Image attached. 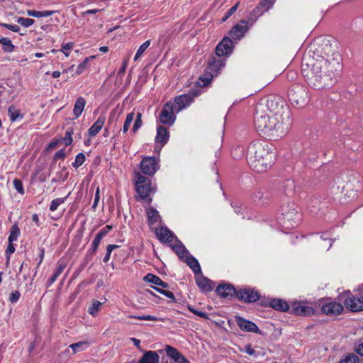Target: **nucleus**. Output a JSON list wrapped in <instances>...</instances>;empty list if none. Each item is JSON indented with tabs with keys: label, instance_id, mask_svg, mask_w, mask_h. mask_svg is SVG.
<instances>
[{
	"label": "nucleus",
	"instance_id": "nucleus-27",
	"mask_svg": "<svg viewBox=\"0 0 363 363\" xmlns=\"http://www.w3.org/2000/svg\"><path fill=\"white\" fill-rule=\"evenodd\" d=\"M144 280L145 281L152 283L157 286H161L164 289L168 287V284L164 282L159 277L154 275L151 273L147 274L145 277Z\"/></svg>",
	"mask_w": 363,
	"mask_h": 363
},
{
	"label": "nucleus",
	"instance_id": "nucleus-34",
	"mask_svg": "<svg viewBox=\"0 0 363 363\" xmlns=\"http://www.w3.org/2000/svg\"><path fill=\"white\" fill-rule=\"evenodd\" d=\"M19 235L20 229L18 226L17 225V224L13 225L11 228L10 235L8 238L9 242H13V241L17 240Z\"/></svg>",
	"mask_w": 363,
	"mask_h": 363
},
{
	"label": "nucleus",
	"instance_id": "nucleus-46",
	"mask_svg": "<svg viewBox=\"0 0 363 363\" xmlns=\"http://www.w3.org/2000/svg\"><path fill=\"white\" fill-rule=\"evenodd\" d=\"M153 288H154V289H155L159 293H160V294L164 295L165 296H167V298H170L172 302L175 301V297H174V294L172 292H171L169 291H166V290H164L163 289H160V288L157 287V286H155Z\"/></svg>",
	"mask_w": 363,
	"mask_h": 363
},
{
	"label": "nucleus",
	"instance_id": "nucleus-3",
	"mask_svg": "<svg viewBox=\"0 0 363 363\" xmlns=\"http://www.w3.org/2000/svg\"><path fill=\"white\" fill-rule=\"evenodd\" d=\"M247 158L250 167L255 172L261 173L272 166L275 153L267 142L256 140L249 145Z\"/></svg>",
	"mask_w": 363,
	"mask_h": 363
},
{
	"label": "nucleus",
	"instance_id": "nucleus-43",
	"mask_svg": "<svg viewBox=\"0 0 363 363\" xmlns=\"http://www.w3.org/2000/svg\"><path fill=\"white\" fill-rule=\"evenodd\" d=\"M16 21L18 23L21 24V26H23L26 28L30 27L35 22V21L32 18H23V17L18 18Z\"/></svg>",
	"mask_w": 363,
	"mask_h": 363
},
{
	"label": "nucleus",
	"instance_id": "nucleus-14",
	"mask_svg": "<svg viewBox=\"0 0 363 363\" xmlns=\"http://www.w3.org/2000/svg\"><path fill=\"white\" fill-rule=\"evenodd\" d=\"M220 57H213L208 62V67L211 72V78L206 79L207 82L204 84L208 83L213 74H216L219 69L225 65V60L220 58Z\"/></svg>",
	"mask_w": 363,
	"mask_h": 363
},
{
	"label": "nucleus",
	"instance_id": "nucleus-35",
	"mask_svg": "<svg viewBox=\"0 0 363 363\" xmlns=\"http://www.w3.org/2000/svg\"><path fill=\"white\" fill-rule=\"evenodd\" d=\"M65 264H59V266L57 267L56 271L54 272V274H52V276L48 280V284L49 286H50L51 284H52L55 281L56 279H57V277L62 273V272L64 271L65 268Z\"/></svg>",
	"mask_w": 363,
	"mask_h": 363
},
{
	"label": "nucleus",
	"instance_id": "nucleus-9",
	"mask_svg": "<svg viewBox=\"0 0 363 363\" xmlns=\"http://www.w3.org/2000/svg\"><path fill=\"white\" fill-rule=\"evenodd\" d=\"M237 297L246 303H253L259 298L260 295L252 289L245 288L240 289L238 292Z\"/></svg>",
	"mask_w": 363,
	"mask_h": 363
},
{
	"label": "nucleus",
	"instance_id": "nucleus-60",
	"mask_svg": "<svg viewBox=\"0 0 363 363\" xmlns=\"http://www.w3.org/2000/svg\"><path fill=\"white\" fill-rule=\"evenodd\" d=\"M356 351L358 354L363 356V339L359 340V343L357 347Z\"/></svg>",
	"mask_w": 363,
	"mask_h": 363
},
{
	"label": "nucleus",
	"instance_id": "nucleus-23",
	"mask_svg": "<svg viewBox=\"0 0 363 363\" xmlns=\"http://www.w3.org/2000/svg\"><path fill=\"white\" fill-rule=\"evenodd\" d=\"M184 260L188 264V266L191 269V270L194 272L195 275L201 273V269L199 265V263L195 257L189 255L185 257V259Z\"/></svg>",
	"mask_w": 363,
	"mask_h": 363
},
{
	"label": "nucleus",
	"instance_id": "nucleus-58",
	"mask_svg": "<svg viewBox=\"0 0 363 363\" xmlns=\"http://www.w3.org/2000/svg\"><path fill=\"white\" fill-rule=\"evenodd\" d=\"M99 199H100V189H99V187H97L96 190V193H95L94 201L92 205V208H94V209L96 208V207L97 206L98 203L99 201Z\"/></svg>",
	"mask_w": 363,
	"mask_h": 363
},
{
	"label": "nucleus",
	"instance_id": "nucleus-40",
	"mask_svg": "<svg viewBox=\"0 0 363 363\" xmlns=\"http://www.w3.org/2000/svg\"><path fill=\"white\" fill-rule=\"evenodd\" d=\"M67 197L65 198H57L51 201L50 210L51 211H55L57 209L59 206L64 203Z\"/></svg>",
	"mask_w": 363,
	"mask_h": 363
},
{
	"label": "nucleus",
	"instance_id": "nucleus-51",
	"mask_svg": "<svg viewBox=\"0 0 363 363\" xmlns=\"http://www.w3.org/2000/svg\"><path fill=\"white\" fill-rule=\"evenodd\" d=\"M274 0H261L259 6L265 8V11H268L274 4Z\"/></svg>",
	"mask_w": 363,
	"mask_h": 363
},
{
	"label": "nucleus",
	"instance_id": "nucleus-41",
	"mask_svg": "<svg viewBox=\"0 0 363 363\" xmlns=\"http://www.w3.org/2000/svg\"><path fill=\"white\" fill-rule=\"evenodd\" d=\"M150 41L147 40L145 43H143L138 48L134 60L136 61L140 56L143 55V53L145 52V50L150 46Z\"/></svg>",
	"mask_w": 363,
	"mask_h": 363
},
{
	"label": "nucleus",
	"instance_id": "nucleus-18",
	"mask_svg": "<svg viewBox=\"0 0 363 363\" xmlns=\"http://www.w3.org/2000/svg\"><path fill=\"white\" fill-rule=\"evenodd\" d=\"M216 291L219 296L223 298H232L235 296H237L238 294L233 286L230 284H220L217 287Z\"/></svg>",
	"mask_w": 363,
	"mask_h": 363
},
{
	"label": "nucleus",
	"instance_id": "nucleus-64",
	"mask_svg": "<svg viewBox=\"0 0 363 363\" xmlns=\"http://www.w3.org/2000/svg\"><path fill=\"white\" fill-rule=\"evenodd\" d=\"M102 238H103L101 236V235L97 234L93 240V242H92L93 245L99 246Z\"/></svg>",
	"mask_w": 363,
	"mask_h": 363
},
{
	"label": "nucleus",
	"instance_id": "nucleus-7",
	"mask_svg": "<svg viewBox=\"0 0 363 363\" xmlns=\"http://www.w3.org/2000/svg\"><path fill=\"white\" fill-rule=\"evenodd\" d=\"M281 212L288 221H293L296 223L299 220L296 205L294 203L283 204L281 207Z\"/></svg>",
	"mask_w": 363,
	"mask_h": 363
},
{
	"label": "nucleus",
	"instance_id": "nucleus-49",
	"mask_svg": "<svg viewBox=\"0 0 363 363\" xmlns=\"http://www.w3.org/2000/svg\"><path fill=\"white\" fill-rule=\"evenodd\" d=\"M118 246L116 245H108L107 246L106 254L105 255V256L103 259L104 262H107L110 259V256H111L112 251L114 249L118 248Z\"/></svg>",
	"mask_w": 363,
	"mask_h": 363
},
{
	"label": "nucleus",
	"instance_id": "nucleus-56",
	"mask_svg": "<svg viewBox=\"0 0 363 363\" xmlns=\"http://www.w3.org/2000/svg\"><path fill=\"white\" fill-rule=\"evenodd\" d=\"M66 156L65 150L62 149L57 151L54 156V160H57L60 159H64Z\"/></svg>",
	"mask_w": 363,
	"mask_h": 363
},
{
	"label": "nucleus",
	"instance_id": "nucleus-48",
	"mask_svg": "<svg viewBox=\"0 0 363 363\" xmlns=\"http://www.w3.org/2000/svg\"><path fill=\"white\" fill-rule=\"evenodd\" d=\"M142 114L138 113L132 130L134 133L142 126Z\"/></svg>",
	"mask_w": 363,
	"mask_h": 363
},
{
	"label": "nucleus",
	"instance_id": "nucleus-1",
	"mask_svg": "<svg viewBox=\"0 0 363 363\" xmlns=\"http://www.w3.org/2000/svg\"><path fill=\"white\" fill-rule=\"evenodd\" d=\"M291 123V112L281 98L272 97L256 107L254 125L260 135L277 140L287 133Z\"/></svg>",
	"mask_w": 363,
	"mask_h": 363
},
{
	"label": "nucleus",
	"instance_id": "nucleus-59",
	"mask_svg": "<svg viewBox=\"0 0 363 363\" xmlns=\"http://www.w3.org/2000/svg\"><path fill=\"white\" fill-rule=\"evenodd\" d=\"M111 229V226L110 225H106V227H104L103 229H101L100 230V232L98 233L99 235H101V236L102 238H104L105 235H106L108 234V233L109 232V230Z\"/></svg>",
	"mask_w": 363,
	"mask_h": 363
},
{
	"label": "nucleus",
	"instance_id": "nucleus-38",
	"mask_svg": "<svg viewBox=\"0 0 363 363\" xmlns=\"http://www.w3.org/2000/svg\"><path fill=\"white\" fill-rule=\"evenodd\" d=\"M102 304L103 303L101 302H100L99 301L94 300L93 301L91 306H90L89 308V313L91 315L96 316L97 315V313H99V311H100Z\"/></svg>",
	"mask_w": 363,
	"mask_h": 363
},
{
	"label": "nucleus",
	"instance_id": "nucleus-25",
	"mask_svg": "<svg viewBox=\"0 0 363 363\" xmlns=\"http://www.w3.org/2000/svg\"><path fill=\"white\" fill-rule=\"evenodd\" d=\"M169 139V133L166 128L159 126L157 130V135L155 140L157 143H162V145L167 143Z\"/></svg>",
	"mask_w": 363,
	"mask_h": 363
},
{
	"label": "nucleus",
	"instance_id": "nucleus-2",
	"mask_svg": "<svg viewBox=\"0 0 363 363\" xmlns=\"http://www.w3.org/2000/svg\"><path fill=\"white\" fill-rule=\"evenodd\" d=\"M322 46L323 55L311 66L304 61L301 65L303 74L308 84L317 89L332 86L342 69L340 55L335 51L332 44L325 40Z\"/></svg>",
	"mask_w": 363,
	"mask_h": 363
},
{
	"label": "nucleus",
	"instance_id": "nucleus-6",
	"mask_svg": "<svg viewBox=\"0 0 363 363\" xmlns=\"http://www.w3.org/2000/svg\"><path fill=\"white\" fill-rule=\"evenodd\" d=\"M344 302L345 307L351 311H363V296H355L348 292Z\"/></svg>",
	"mask_w": 363,
	"mask_h": 363
},
{
	"label": "nucleus",
	"instance_id": "nucleus-45",
	"mask_svg": "<svg viewBox=\"0 0 363 363\" xmlns=\"http://www.w3.org/2000/svg\"><path fill=\"white\" fill-rule=\"evenodd\" d=\"M85 161V155L83 153H79L77 155L74 162L72 163V166L77 168L81 166Z\"/></svg>",
	"mask_w": 363,
	"mask_h": 363
},
{
	"label": "nucleus",
	"instance_id": "nucleus-50",
	"mask_svg": "<svg viewBox=\"0 0 363 363\" xmlns=\"http://www.w3.org/2000/svg\"><path fill=\"white\" fill-rule=\"evenodd\" d=\"M13 186H14V188L16 189V190L19 194H24V189H23V184H22L21 181L18 179H15L13 180Z\"/></svg>",
	"mask_w": 363,
	"mask_h": 363
},
{
	"label": "nucleus",
	"instance_id": "nucleus-61",
	"mask_svg": "<svg viewBox=\"0 0 363 363\" xmlns=\"http://www.w3.org/2000/svg\"><path fill=\"white\" fill-rule=\"evenodd\" d=\"M244 351L250 355H252L255 353V350L251 347L250 345H247L245 347Z\"/></svg>",
	"mask_w": 363,
	"mask_h": 363
},
{
	"label": "nucleus",
	"instance_id": "nucleus-44",
	"mask_svg": "<svg viewBox=\"0 0 363 363\" xmlns=\"http://www.w3.org/2000/svg\"><path fill=\"white\" fill-rule=\"evenodd\" d=\"M95 58V56H91L89 57H86L84 61L80 63L77 68V74H82L86 68V65L88 64L90 59Z\"/></svg>",
	"mask_w": 363,
	"mask_h": 363
},
{
	"label": "nucleus",
	"instance_id": "nucleus-13",
	"mask_svg": "<svg viewBox=\"0 0 363 363\" xmlns=\"http://www.w3.org/2000/svg\"><path fill=\"white\" fill-rule=\"evenodd\" d=\"M321 310L328 315H336L342 312L343 306L337 302H328L322 306Z\"/></svg>",
	"mask_w": 363,
	"mask_h": 363
},
{
	"label": "nucleus",
	"instance_id": "nucleus-16",
	"mask_svg": "<svg viewBox=\"0 0 363 363\" xmlns=\"http://www.w3.org/2000/svg\"><path fill=\"white\" fill-rule=\"evenodd\" d=\"M193 100V95L190 93L180 95L175 98L174 104L178 111L189 106Z\"/></svg>",
	"mask_w": 363,
	"mask_h": 363
},
{
	"label": "nucleus",
	"instance_id": "nucleus-57",
	"mask_svg": "<svg viewBox=\"0 0 363 363\" xmlns=\"http://www.w3.org/2000/svg\"><path fill=\"white\" fill-rule=\"evenodd\" d=\"M20 298V293L18 291H15L11 293L9 300L11 303H16Z\"/></svg>",
	"mask_w": 363,
	"mask_h": 363
},
{
	"label": "nucleus",
	"instance_id": "nucleus-32",
	"mask_svg": "<svg viewBox=\"0 0 363 363\" xmlns=\"http://www.w3.org/2000/svg\"><path fill=\"white\" fill-rule=\"evenodd\" d=\"M0 44L3 46V50L7 52H11L14 50V45L9 38H0Z\"/></svg>",
	"mask_w": 363,
	"mask_h": 363
},
{
	"label": "nucleus",
	"instance_id": "nucleus-52",
	"mask_svg": "<svg viewBox=\"0 0 363 363\" xmlns=\"http://www.w3.org/2000/svg\"><path fill=\"white\" fill-rule=\"evenodd\" d=\"M74 44L72 43H67L62 45V51L64 52L66 57L69 55V50L73 48Z\"/></svg>",
	"mask_w": 363,
	"mask_h": 363
},
{
	"label": "nucleus",
	"instance_id": "nucleus-37",
	"mask_svg": "<svg viewBox=\"0 0 363 363\" xmlns=\"http://www.w3.org/2000/svg\"><path fill=\"white\" fill-rule=\"evenodd\" d=\"M88 346L87 342L81 341L76 343H73L69 345V347L72 349L73 353H77L85 350Z\"/></svg>",
	"mask_w": 363,
	"mask_h": 363
},
{
	"label": "nucleus",
	"instance_id": "nucleus-62",
	"mask_svg": "<svg viewBox=\"0 0 363 363\" xmlns=\"http://www.w3.org/2000/svg\"><path fill=\"white\" fill-rule=\"evenodd\" d=\"M128 65V60H124L121 67L118 71V74L123 75L125 72V69Z\"/></svg>",
	"mask_w": 363,
	"mask_h": 363
},
{
	"label": "nucleus",
	"instance_id": "nucleus-30",
	"mask_svg": "<svg viewBox=\"0 0 363 363\" xmlns=\"http://www.w3.org/2000/svg\"><path fill=\"white\" fill-rule=\"evenodd\" d=\"M8 114L11 122L22 119L23 117V115L21 113L20 110L14 106H11L9 107Z\"/></svg>",
	"mask_w": 363,
	"mask_h": 363
},
{
	"label": "nucleus",
	"instance_id": "nucleus-19",
	"mask_svg": "<svg viewBox=\"0 0 363 363\" xmlns=\"http://www.w3.org/2000/svg\"><path fill=\"white\" fill-rule=\"evenodd\" d=\"M165 351L167 354L177 362L186 363L189 361L182 353L172 346L167 345Z\"/></svg>",
	"mask_w": 363,
	"mask_h": 363
},
{
	"label": "nucleus",
	"instance_id": "nucleus-63",
	"mask_svg": "<svg viewBox=\"0 0 363 363\" xmlns=\"http://www.w3.org/2000/svg\"><path fill=\"white\" fill-rule=\"evenodd\" d=\"M14 252H15L14 245L12 244V242H9V244L7 247L6 251V255H11V254L13 253Z\"/></svg>",
	"mask_w": 363,
	"mask_h": 363
},
{
	"label": "nucleus",
	"instance_id": "nucleus-17",
	"mask_svg": "<svg viewBox=\"0 0 363 363\" xmlns=\"http://www.w3.org/2000/svg\"><path fill=\"white\" fill-rule=\"evenodd\" d=\"M196 282L199 288L203 292L212 291V281L206 277H204L201 273L195 276Z\"/></svg>",
	"mask_w": 363,
	"mask_h": 363
},
{
	"label": "nucleus",
	"instance_id": "nucleus-54",
	"mask_svg": "<svg viewBox=\"0 0 363 363\" xmlns=\"http://www.w3.org/2000/svg\"><path fill=\"white\" fill-rule=\"evenodd\" d=\"M189 310L192 312L194 314L201 317V318H205V319H208V315L204 313V312H202V311H198V310H196L194 309V308L191 307V306H189Z\"/></svg>",
	"mask_w": 363,
	"mask_h": 363
},
{
	"label": "nucleus",
	"instance_id": "nucleus-28",
	"mask_svg": "<svg viewBox=\"0 0 363 363\" xmlns=\"http://www.w3.org/2000/svg\"><path fill=\"white\" fill-rule=\"evenodd\" d=\"M86 101L83 97H79L77 99L73 110V113L76 118L81 116L84 109Z\"/></svg>",
	"mask_w": 363,
	"mask_h": 363
},
{
	"label": "nucleus",
	"instance_id": "nucleus-10",
	"mask_svg": "<svg viewBox=\"0 0 363 363\" xmlns=\"http://www.w3.org/2000/svg\"><path fill=\"white\" fill-rule=\"evenodd\" d=\"M235 321L239 328L245 332L255 333L256 334H261L262 331L259 329L257 325L248 320L245 319L241 316L236 315Z\"/></svg>",
	"mask_w": 363,
	"mask_h": 363
},
{
	"label": "nucleus",
	"instance_id": "nucleus-15",
	"mask_svg": "<svg viewBox=\"0 0 363 363\" xmlns=\"http://www.w3.org/2000/svg\"><path fill=\"white\" fill-rule=\"evenodd\" d=\"M291 311L297 315H310L313 314V309L303 303H294Z\"/></svg>",
	"mask_w": 363,
	"mask_h": 363
},
{
	"label": "nucleus",
	"instance_id": "nucleus-29",
	"mask_svg": "<svg viewBox=\"0 0 363 363\" xmlns=\"http://www.w3.org/2000/svg\"><path fill=\"white\" fill-rule=\"evenodd\" d=\"M172 250L177 253L180 259H184L189 255V252L182 243H177L172 246Z\"/></svg>",
	"mask_w": 363,
	"mask_h": 363
},
{
	"label": "nucleus",
	"instance_id": "nucleus-53",
	"mask_svg": "<svg viewBox=\"0 0 363 363\" xmlns=\"http://www.w3.org/2000/svg\"><path fill=\"white\" fill-rule=\"evenodd\" d=\"M0 26L9 29L16 33H18L20 31V27L16 25H10L4 23H0Z\"/></svg>",
	"mask_w": 363,
	"mask_h": 363
},
{
	"label": "nucleus",
	"instance_id": "nucleus-11",
	"mask_svg": "<svg viewBox=\"0 0 363 363\" xmlns=\"http://www.w3.org/2000/svg\"><path fill=\"white\" fill-rule=\"evenodd\" d=\"M233 50V41L229 38H224L217 45L216 54L218 57H223L230 54Z\"/></svg>",
	"mask_w": 363,
	"mask_h": 363
},
{
	"label": "nucleus",
	"instance_id": "nucleus-12",
	"mask_svg": "<svg viewBox=\"0 0 363 363\" xmlns=\"http://www.w3.org/2000/svg\"><path fill=\"white\" fill-rule=\"evenodd\" d=\"M156 164L155 157H145L140 162V167L145 174L153 175L157 170Z\"/></svg>",
	"mask_w": 363,
	"mask_h": 363
},
{
	"label": "nucleus",
	"instance_id": "nucleus-8",
	"mask_svg": "<svg viewBox=\"0 0 363 363\" xmlns=\"http://www.w3.org/2000/svg\"><path fill=\"white\" fill-rule=\"evenodd\" d=\"M174 121L173 104L171 102H167L163 106L160 114V121L163 124L172 125Z\"/></svg>",
	"mask_w": 363,
	"mask_h": 363
},
{
	"label": "nucleus",
	"instance_id": "nucleus-33",
	"mask_svg": "<svg viewBox=\"0 0 363 363\" xmlns=\"http://www.w3.org/2000/svg\"><path fill=\"white\" fill-rule=\"evenodd\" d=\"M255 199L262 203H265L269 200L270 195L267 191L259 190L255 194Z\"/></svg>",
	"mask_w": 363,
	"mask_h": 363
},
{
	"label": "nucleus",
	"instance_id": "nucleus-20",
	"mask_svg": "<svg viewBox=\"0 0 363 363\" xmlns=\"http://www.w3.org/2000/svg\"><path fill=\"white\" fill-rule=\"evenodd\" d=\"M106 121V117L104 115L100 116L96 122L89 129V135L91 137H94L102 128Z\"/></svg>",
	"mask_w": 363,
	"mask_h": 363
},
{
	"label": "nucleus",
	"instance_id": "nucleus-47",
	"mask_svg": "<svg viewBox=\"0 0 363 363\" xmlns=\"http://www.w3.org/2000/svg\"><path fill=\"white\" fill-rule=\"evenodd\" d=\"M359 358L355 354L348 355L345 359H342L340 363H358Z\"/></svg>",
	"mask_w": 363,
	"mask_h": 363
},
{
	"label": "nucleus",
	"instance_id": "nucleus-5",
	"mask_svg": "<svg viewBox=\"0 0 363 363\" xmlns=\"http://www.w3.org/2000/svg\"><path fill=\"white\" fill-rule=\"evenodd\" d=\"M135 190L140 199H145L148 197L151 191V182L146 177L143 176L140 172L135 173Z\"/></svg>",
	"mask_w": 363,
	"mask_h": 363
},
{
	"label": "nucleus",
	"instance_id": "nucleus-26",
	"mask_svg": "<svg viewBox=\"0 0 363 363\" xmlns=\"http://www.w3.org/2000/svg\"><path fill=\"white\" fill-rule=\"evenodd\" d=\"M269 306L272 308L281 311H286L289 309V306L285 301L278 298L271 300Z\"/></svg>",
	"mask_w": 363,
	"mask_h": 363
},
{
	"label": "nucleus",
	"instance_id": "nucleus-39",
	"mask_svg": "<svg viewBox=\"0 0 363 363\" xmlns=\"http://www.w3.org/2000/svg\"><path fill=\"white\" fill-rule=\"evenodd\" d=\"M130 318L137 319V320H152V321H157V320H164V318H157L153 315H130Z\"/></svg>",
	"mask_w": 363,
	"mask_h": 363
},
{
	"label": "nucleus",
	"instance_id": "nucleus-24",
	"mask_svg": "<svg viewBox=\"0 0 363 363\" xmlns=\"http://www.w3.org/2000/svg\"><path fill=\"white\" fill-rule=\"evenodd\" d=\"M247 30V27L246 26L237 24L232 28L230 35L234 39H240Z\"/></svg>",
	"mask_w": 363,
	"mask_h": 363
},
{
	"label": "nucleus",
	"instance_id": "nucleus-22",
	"mask_svg": "<svg viewBox=\"0 0 363 363\" xmlns=\"http://www.w3.org/2000/svg\"><path fill=\"white\" fill-rule=\"evenodd\" d=\"M160 356L155 351L146 352L140 359L139 363H159Z\"/></svg>",
	"mask_w": 363,
	"mask_h": 363
},
{
	"label": "nucleus",
	"instance_id": "nucleus-42",
	"mask_svg": "<svg viewBox=\"0 0 363 363\" xmlns=\"http://www.w3.org/2000/svg\"><path fill=\"white\" fill-rule=\"evenodd\" d=\"M134 116H135L134 112H131L127 115V117H126V119H125V123L123 125V132L124 133H125L128 130L129 127L134 119Z\"/></svg>",
	"mask_w": 363,
	"mask_h": 363
},
{
	"label": "nucleus",
	"instance_id": "nucleus-36",
	"mask_svg": "<svg viewBox=\"0 0 363 363\" xmlns=\"http://www.w3.org/2000/svg\"><path fill=\"white\" fill-rule=\"evenodd\" d=\"M147 216L148 220L151 224L156 223L159 218L157 211L153 208H149L147 209Z\"/></svg>",
	"mask_w": 363,
	"mask_h": 363
},
{
	"label": "nucleus",
	"instance_id": "nucleus-31",
	"mask_svg": "<svg viewBox=\"0 0 363 363\" xmlns=\"http://www.w3.org/2000/svg\"><path fill=\"white\" fill-rule=\"evenodd\" d=\"M55 13L54 11H38L35 10H27L26 13L29 16L35 17V18H43V17H48L52 16Z\"/></svg>",
	"mask_w": 363,
	"mask_h": 363
},
{
	"label": "nucleus",
	"instance_id": "nucleus-4",
	"mask_svg": "<svg viewBox=\"0 0 363 363\" xmlns=\"http://www.w3.org/2000/svg\"><path fill=\"white\" fill-rule=\"evenodd\" d=\"M289 100L292 105L298 108L303 107L308 101V96L303 86H296L292 88L289 94Z\"/></svg>",
	"mask_w": 363,
	"mask_h": 363
},
{
	"label": "nucleus",
	"instance_id": "nucleus-21",
	"mask_svg": "<svg viewBox=\"0 0 363 363\" xmlns=\"http://www.w3.org/2000/svg\"><path fill=\"white\" fill-rule=\"evenodd\" d=\"M156 235L158 239L164 242H169L172 240V233L167 228H157Z\"/></svg>",
	"mask_w": 363,
	"mask_h": 363
},
{
	"label": "nucleus",
	"instance_id": "nucleus-55",
	"mask_svg": "<svg viewBox=\"0 0 363 363\" xmlns=\"http://www.w3.org/2000/svg\"><path fill=\"white\" fill-rule=\"evenodd\" d=\"M72 132L68 130L66 132L65 136L62 139L65 141V144L66 146L69 145L72 143Z\"/></svg>",
	"mask_w": 363,
	"mask_h": 363
}]
</instances>
